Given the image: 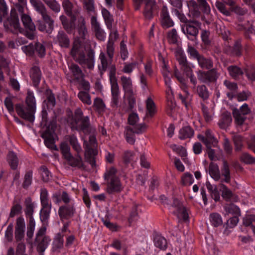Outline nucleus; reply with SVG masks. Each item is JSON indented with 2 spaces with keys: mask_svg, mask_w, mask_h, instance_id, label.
Returning a JSON list of instances; mask_svg holds the SVG:
<instances>
[{
  "mask_svg": "<svg viewBox=\"0 0 255 255\" xmlns=\"http://www.w3.org/2000/svg\"><path fill=\"white\" fill-rule=\"evenodd\" d=\"M102 14L107 28L109 29H112L113 22L114 21L113 15L105 8L102 9Z\"/></svg>",
  "mask_w": 255,
  "mask_h": 255,
  "instance_id": "40",
  "label": "nucleus"
},
{
  "mask_svg": "<svg viewBox=\"0 0 255 255\" xmlns=\"http://www.w3.org/2000/svg\"><path fill=\"white\" fill-rule=\"evenodd\" d=\"M232 121L231 113H223L218 122L219 126L222 129H226L230 125Z\"/></svg>",
  "mask_w": 255,
  "mask_h": 255,
  "instance_id": "28",
  "label": "nucleus"
},
{
  "mask_svg": "<svg viewBox=\"0 0 255 255\" xmlns=\"http://www.w3.org/2000/svg\"><path fill=\"white\" fill-rule=\"evenodd\" d=\"M161 22L164 28H168L173 25V22L169 16L167 6L162 7L161 13Z\"/></svg>",
  "mask_w": 255,
  "mask_h": 255,
  "instance_id": "20",
  "label": "nucleus"
},
{
  "mask_svg": "<svg viewBox=\"0 0 255 255\" xmlns=\"http://www.w3.org/2000/svg\"><path fill=\"white\" fill-rule=\"evenodd\" d=\"M146 129L145 124H139L134 128L127 126L125 129V137L127 141L130 144H134L135 141V134H141L144 132Z\"/></svg>",
  "mask_w": 255,
  "mask_h": 255,
  "instance_id": "8",
  "label": "nucleus"
},
{
  "mask_svg": "<svg viewBox=\"0 0 255 255\" xmlns=\"http://www.w3.org/2000/svg\"><path fill=\"white\" fill-rule=\"evenodd\" d=\"M176 56L182 70L185 72H190V67L188 64L185 54L182 52L179 51L177 52Z\"/></svg>",
  "mask_w": 255,
  "mask_h": 255,
  "instance_id": "27",
  "label": "nucleus"
},
{
  "mask_svg": "<svg viewBox=\"0 0 255 255\" xmlns=\"http://www.w3.org/2000/svg\"><path fill=\"white\" fill-rule=\"evenodd\" d=\"M156 2H145V7L143 14L146 19L152 18L153 13L157 10Z\"/></svg>",
  "mask_w": 255,
  "mask_h": 255,
  "instance_id": "21",
  "label": "nucleus"
},
{
  "mask_svg": "<svg viewBox=\"0 0 255 255\" xmlns=\"http://www.w3.org/2000/svg\"><path fill=\"white\" fill-rule=\"evenodd\" d=\"M60 150L62 156L65 159L68 164L73 167L82 168L84 166L81 156H74L71 152V148L69 145L65 141L62 142L60 145Z\"/></svg>",
  "mask_w": 255,
  "mask_h": 255,
  "instance_id": "5",
  "label": "nucleus"
},
{
  "mask_svg": "<svg viewBox=\"0 0 255 255\" xmlns=\"http://www.w3.org/2000/svg\"><path fill=\"white\" fill-rule=\"evenodd\" d=\"M68 140L73 149L76 152V156H81L80 153L82 151V147L78 141L77 136L73 134L69 135Z\"/></svg>",
  "mask_w": 255,
  "mask_h": 255,
  "instance_id": "25",
  "label": "nucleus"
},
{
  "mask_svg": "<svg viewBox=\"0 0 255 255\" xmlns=\"http://www.w3.org/2000/svg\"><path fill=\"white\" fill-rule=\"evenodd\" d=\"M209 174L210 176L215 181H218L220 179V172L219 167L216 164L211 163L209 167Z\"/></svg>",
  "mask_w": 255,
  "mask_h": 255,
  "instance_id": "42",
  "label": "nucleus"
},
{
  "mask_svg": "<svg viewBox=\"0 0 255 255\" xmlns=\"http://www.w3.org/2000/svg\"><path fill=\"white\" fill-rule=\"evenodd\" d=\"M117 169L112 166L106 169L104 174V179L106 185V191L109 194L120 193L123 186L120 178L117 175Z\"/></svg>",
  "mask_w": 255,
  "mask_h": 255,
  "instance_id": "3",
  "label": "nucleus"
},
{
  "mask_svg": "<svg viewBox=\"0 0 255 255\" xmlns=\"http://www.w3.org/2000/svg\"><path fill=\"white\" fill-rule=\"evenodd\" d=\"M174 214L177 216L178 219L180 220L186 222L189 221V215L187 213L186 208L183 206L179 209L175 210L173 212Z\"/></svg>",
  "mask_w": 255,
  "mask_h": 255,
  "instance_id": "36",
  "label": "nucleus"
},
{
  "mask_svg": "<svg viewBox=\"0 0 255 255\" xmlns=\"http://www.w3.org/2000/svg\"><path fill=\"white\" fill-rule=\"evenodd\" d=\"M47 6L54 12L58 13L61 10L59 3L56 0H42Z\"/></svg>",
  "mask_w": 255,
  "mask_h": 255,
  "instance_id": "47",
  "label": "nucleus"
},
{
  "mask_svg": "<svg viewBox=\"0 0 255 255\" xmlns=\"http://www.w3.org/2000/svg\"><path fill=\"white\" fill-rule=\"evenodd\" d=\"M187 5L189 8V12L194 17H198L200 14L198 6L195 1L191 0L187 1Z\"/></svg>",
  "mask_w": 255,
  "mask_h": 255,
  "instance_id": "46",
  "label": "nucleus"
},
{
  "mask_svg": "<svg viewBox=\"0 0 255 255\" xmlns=\"http://www.w3.org/2000/svg\"><path fill=\"white\" fill-rule=\"evenodd\" d=\"M67 122L71 126V128L85 134L91 132L90 119L88 116H84L83 113H68Z\"/></svg>",
  "mask_w": 255,
  "mask_h": 255,
  "instance_id": "2",
  "label": "nucleus"
},
{
  "mask_svg": "<svg viewBox=\"0 0 255 255\" xmlns=\"http://www.w3.org/2000/svg\"><path fill=\"white\" fill-rule=\"evenodd\" d=\"M50 241V239L48 236H44L42 239H41V238L39 239L38 242H36L37 243L38 252H44L48 247Z\"/></svg>",
  "mask_w": 255,
  "mask_h": 255,
  "instance_id": "48",
  "label": "nucleus"
},
{
  "mask_svg": "<svg viewBox=\"0 0 255 255\" xmlns=\"http://www.w3.org/2000/svg\"><path fill=\"white\" fill-rule=\"evenodd\" d=\"M220 191L222 192L223 198L226 201H231L234 198V194L225 185L221 183L219 185Z\"/></svg>",
  "mask_w": 255,
  "mask_h": 255,
  "instance_id": "32",
  "label": "nucleus"
},
{
  "mask_svg": "<svg viewBox=\"0 0 255 255\" xmlns=\"http://www.w3.org/2000/svg\"><path fill=\"white\" fill-rule=\"evenodd\" d=\"M223 2H224L227 5L229 6V9H231V11H234L235 12L241 14L243 15L245 11L241 8L240 7L235 5V2L233 0H223Z\"/></svg>",
  "mask_w": 255,
  "mask_h": 255,
  "instance_id": "49",
  "label": "nucleus"
},
{
  "mask_svg": "<svg viewBox=\"0 0 255 255\" xmlns=\"http://www.w3.org/2000/svg\"><path fill=\"white\" fill-rule=\"evenodd\" d=\"M21 20L25 28L31 31L35 30V26L29 15L23 14L21 16Z\"/></svg>",
  "mask_w": 255,
  "mask_h": 255,
  "instance_id": "51",
  "label": "nucleus"
},
{
  "mask_svg": "<svg viewBox=\"0 0 255 255\" xmlns=\"http://www.w3.org/2000/svg\"><path fill=\"white\" fill-rule=\"evenodd\" d=\"M221 172L222 176H224V181L227 183L230 182L231 173L229 168V165L227 161L224 160L223 163V167L221 168Z\"/></svg>",
  "mask_w": 255,
  "mask_h": 255,
  "instance_id": "43",
  "label": "nucleus"
},
{
  "mask_svg": "<svg viewBox=\"0 0 255 255\" xmlns=\"http://www.w3.org/2000/svg\"><path fill=\"white\" fill-rule=\"evenodd\" d=\"M121 82L125 95L128 98L129 106L132 108L135 103L132 80L129 77L123 75L121 77Z\"/></svg>",
  "mask_w": 255,
  "mask_h": 255,
  "instance_id": "7",
  "label": "nucleus"
},
{
  "mask_svg": "<svg viewBox=\"0 0 255 255\" xmlns=\"http://www.w3.org/2000/svg\"><path fill=\"white\" fill-rule=\"evenodd\" d=\"M33 172L31 170H28L26 172L23 182L22 183V187L25 189H27L32 183Z\"/></svg>",
  "mask_w": 255,
  "mask_h": 255,
  "instance_id": "55",
  "label": "nucleus"
},
{
  "mask_svg": "<svg viewBox=\"0 0 255 255\" xmlns=\"http://www.w3.org/2000/svg\"><path fill=\"white\" fill-rule=\"evenodd\" d=\"M224 85L230 91L227 93L228 97L232 99L237 95L238 85L237 83L226 80L224 81Z\"/></svg>",
  "mask_w": 255,
  "mask_h": 255,
  "instance_id": "24",
  "label": "nucleus"
},
{
  "mask_svg": "<svg viewBox=\"0 0 255 255\" xmlns=\"http://www.w3.org/2000/svg\"><path fill=\"white\" fill-rule=\"evenodd\" d=\"M194 133L193 129L189 126L183 127L179 131V138L184 139L191 138Z\"/></svg>",
  "mask_w": 255,
  "mask_h": 255,
  "instance_id": "39",
  "label": "nucleus"
},
{
  "mask_svg": "<svg viewBox=\"0 0 255 255\" xmlns=\"http://www.w3.org/2000/svg\"><path fill=\"white\" fill-rule=\"evenodd\" d=\"M194 24L198 25L199 23L197 21H191L181 25L182 32L191 40H194L198 33V29Z\"/></svg>",
  "mask_w": 255,
  "mask_h": 255,
  "instance_id": "10",
  "label": "nucleus"
},
{
  "mask_svg": "<svg viewBox=\"0 0 255 255\" xmlns=\"http://www.w3.org/2000/svg\"><path fill=\"white\" fill-rule=\"evenodd\" d=\"M79 22L80 23L78 28L79 36L81 38L86 39L88 34L87 29L85 25V21L83 17H81L79 19Z\"/></svg>",
  "mask_w": 255,
  "mask_h": 255,
  "instance_id": "45",
  "label": "nucleus"
},
{
  "mask_svg": "<svg viewBox=\"0 0 255 255\" xmlns=\"http://www.w3.org/2000/svg\"><path fill=\"white\" fill-rule=\"evenodd\" d=\"M75 212V209L72 205H65L60 206L58 210V215L61 220H67L72 217Z\"/></svg>",
  "mask_w": 255,
  "mask_h": 255,
  "instance_id": "14",
  "label": "nucleus"
},
{
  "mask_svg": "<svg viewBox=\"0 0 255 255\" xmlns=\"http://www.w3.org/2000/svg\"><path fill=\"white\" fill-rule=\"evenodd\" d=\"M240 160L242 162L247 164H252L255 162V157L247 152H243L241 154Z\"/></svg>",
  "mask_w": 255,
  "mask_h": 255,
  "instance_id": "60",
  "label": "nucleus"
},
{
  "mask_svg": "<svg viewBox=\"0 0 255 255\" xmlns=\"http://www.w3.org/2000/svg\"><path fill=\"white\" fill-rule=\"evenodd\" d=\"M255 223V215L246 214L243 218V225L246 227H252Z\"/></svg>",
  "mask_w": 255,
  "mask_h": 255,
  "instance_id": "54",
  "label": "nucleus"
},
{
  "mask_svg": "<svg viewBox=\"0 0 255 255\" xmlns=\"http://www.w3.org/2000/svg\"><path fill=\"white\" fill-rule=\"evenodd\" d=\"M35 227V220H29L27 224L26 235L28 239H31L33 236Z\"/></svg>",
  "mask_w": 255,
  "mask_h": 255,
  "instance_id": "61",
  "label": "nucleus"
},
{
  "mask_svg": "<svg viewBox=\"0 0 255 255\" xmlns=\"http://www.w3.org/2000/svg\"><path fill=\"white\" fill-rule=\"evenodd\" d=\"M7 7L5 1L4 0H0V22H1L7 15Z\"/></svg>",
  "mask_w": 255,
  "mask_h": 255,
  "instance_id": "63",
  "label": "nucleus"
},
{
  "mask_svg": "<svg viewBox=\"0 0 255 255\" xmlns=\"http://www.w3.org/2000/svg\"><path fill=\"white\" fill-rule=\"evenodd\" d=\"M198 138L206 145L207 148H211L212 146H215L217 143L215 138H207L201 134L198 135Z\"/></svg>",
  "mask_w": 255,
  "mask_h": 255,
  "instance_id": "52",
  "label": "nucleus"
},
{
  "mask_svg": "<svg viewBox=\"0 0 255 255\" xmlns=\"http://www.w3.org/2000/svg\"><path fill=\"white\" fill-rule=\"evenodd\" d=\"M249 113H232L235 122L238 125H242L246 123V116Z\"/></svg>",
  "mask_w": 255,
  "mask_h": 255,
  "instance_id": "56",
  "label": "nucleus"
},
{
  "mask_svg": "<svg viewBox=\"0 0 255 255\" xmlns=\"http://www.w3.org/2000/svg\"><path fill=\"white\" fill-rule=\"evenodd\" d=\"M52 207H48L46 208L42 207L40 211L39 217L40 221L43 225H48V220L50 218Z\"/></svg>",
  "mask_w": 255,
  "mask_h": 255,
  "instance_id": "34",
  "label": "nucleus"
},
{
  "mask_svg": "<svg viewBox=\"0 0 255 255\" xmlns=\"http://www.w3.org/2000/svg\"><path fill=\"white\" fill-rule=\"evenodd\" d=\"M30 76L34 86L37 87L39 84L41 77V71L39 67L36 66H33L30 70Z\"/></svg>",
  "mask_w": 255,
  "mask_h": 255,
  "instance_id": "29",
  "label": "nucleus"
},
{
  "mask_svg": "<svg viewBox=\"0 0 255 255\" xmlns=\"http://www.w3.org/2000/svg\"><path fill=\"white\" fill-rule=\"evenodd\" d=\"M18 116L22 120L32 123L35 119V113H16Z\"/></svg>",
  "mask_w": 255,
  "mask_h": 255,
  "instance_id": "62",
  "label": "nucleus"
},
{
  "mask_svg": "<svg viewBox=\"0 0 255 255\" xmlns=\"http://www.w3.org/2000/svg\"><path fill=\"white\" fill-rule=\"evenodd\" d=\"M30 2L35 10L41 15L44 21L51 28L54 21L47 14V9L43 3L40 0H30Z\"/></svg>",
  "mask_w": 255,
  "mask_h": 255,
  "instance_id": "9",
  "label": "nucleus"
},
{
  "mask_svg": "<svg viewBox=\"0 0 255 255\" xmlns=\"http://www.w3.org/2000/svg\"><path fill=\"white\" fill-rule=\"evenodd\" d=\"M111 84L112 101L111 106L113 108L117 107L119 105V98L120 96L119 86L117 80L110 81Z\"/></svg>",
  "mask_w": 255,
  "mask_h": 255,
  "instance_id": "15",
  "label": "nucleus"
},
{
  "mask_svg": "<svg viewBox=\"0 0 255 255\" xmlns=\"http://www.w3.org/2000/svg\"><path fill=\"white\" fill-rule=\"evenodd\" d=\"M99 60L100 63L98 65V69L101 75H102L107 70L108 66L111 65L113 59H110L104 52L101 51L99 56Z\"/></svg>",
  "mask_w": 255,
  "mask_h": 255,
  "instance_id": "16",
  "label": "nucleus"
},
{
  "mask_svg": "<svg viewBox=\"0 0 255 255\" xmlns=\"http://www.w3.org/2000/svg\"><path fill=\"white\" fill-rule=\"evenodd\" d=\"M69 67L76 79H79L82 76V72L80 68L76 64L72 63Z\"/></svg>",
  "mask_w": 255,
  "mask_h": 255,
  "instance_id": "59",
  "label": "nucleus"
},
{
  "mask_svg": "<svg viewBox=\"0 0 255 255\" xmlns=\"http://www.w3.org/2000/svg\"><path fill=\"white\" fill-rule=\"evenodd\" d=\"M71 55L83 68L93 69L95 66L94 52L90 50L86 54L84 48L78 41H74L71 50Z\"/></svg>",
  "mask_w": 255,
  "mask_h": 255,
  "instance_id": "1",
  "label": "nucleus"
},
{
  "mask_svg": "<svg viewBox=\"0 0 255 255\" xmlns=\"http://www.w3.org/2000/svg\"><path fill=\"white\" fill-rule=\"evenodd\" d=\"M64 245L63 236L60 234H58L54 238L53 242V249L55 252H59L60 250L63 248Z\"/></svg>",
  "mask_w": 255,
  "mask_h": 255,
  "instance_id": "41",
  "label": "nucleus"
},
{
  "mask_svg": "<svg viewBox=\"0 0 255 255\" xmlns=\"http://www.w3.org/2000/svg\"><path fill=\"white\" fill-rule=\"evenodd\" d=\"M174 75L180 83L181 89L185 93L187 96L189 95L188 85L186 80L182 76L179 70L175 68L174 71Z\"/></svg>",
  "mask_w": 255,
  "mask_h": 255,
  "instance_id": "30",
  "label": "nucleus"
},
{
  "mask_svg": "<svg viewBox=\"0 0 255 255\" xmlns=\"http://www.w3.org/2000/svg\"><path fill=\"white\" fill-rule=\"evenodd\" d=\"M7 161L12 170L17 169L18 164V159L13 151H9L7 155Z\"/></svg>",
  "mask_w": 255,
  "mask_h": 255,
  "instance_id": "35",
  "label": "nucleus"
},
{
  "mask_svg": "<svg viewBox=\"0 0 255 255\" xmlns=\"http://www.w3.org/2000/svg\"><path fill=\"white\" fill-rule=\"evenodd\" d=\"M25 213L26 218L28 220H34L33 216L34 212V206L30 198L26 199L25 200Z\"/></svg>",
  "mask_w": 255,
  "mask_h": 255,
  "instance_id": "37",
  "label": "nucleus"
},
{
  "mask_svg": "<svg viewBox=\"0 0 255 255\" xmlns=\"http://www.w3.org/2000/svg\"><path fill=\"white\" fill-rule=\"evenodd\" d=\"M199 65L201 68L205 69H210L213 67L212 61L208 58H206L201 55L197 59Z\"/></svg>",
  "mask_w": 255,
  "mask_h": 255,
  "instance_id": "44",
  "label": "nucleus"
},
{
  "mask_svg": "<svg viewBox=\"0 0 255 255\" xmlns=\"http://www.w3.org/2000/svg\"><path fill=\"white\" fill-rule=\"evenodd\" d=\"M216 6L218 9L223 14L229 15L231 13V9L226 6V4L223 1H217Z\"/></svg>",
  "mask_w": 255,
  "mask_h": 255,
  "instance_id": "58",
  "label": "nucleus"
},
{
  "mask_svg": "<svg viewBox=\"0 0 255 255\" xmlns=\"http://www.w3.org/2000/svg\"><path fill=\"white\" fill-rule=\"evenodd\" d=\"M83 146L85 149V158L87 161L93 167L96 164L95 156L98 153L97 150L96 149L94 148L95 147L90 145L89 143L86 140L84 141Z\"/></svg>",
  "mask_w": 255,
  "mask_h": 255,
  "instance_id": "12",
  "label": "nucleus"
},
{
  "mask_svg": "<svg viewBox=\"0 0 255 255\" xmlns=\"http://www.w3.org/2000/svg\"><path fill=\"white\" fill-rule=\"evenodd\" d=\"M56 43L62 47L67 48L70 44V40L66 33L62 31H59L56 38L55 39Z\"/></svg>",
  "mask_w": 255,
  "mask_h": 255,
  "instance_id": "26",
  "label": "nucleus"
},
{
  "mask_svg": "<svg viewBox=\"0 0 255 255\" xmlns=\"http://www.w3.org/2000/svg\"><path fill=\"white\" fill-rule=\"evenodd\" d=\"M54 132L49 129H47L41 134V137L44 139L45 146L48 148H52L54 146V149L57 150V148L54 144V139L53 136Z\"/></svg>",
  "mask_w": 255,
  "mask_h": 255,
  "instance_id": "19",
  "label": "nucleus"
},
{
  "mask_svg": "<svg viewBox=\"0 0 255 255\" xmlns=\"http://www.w3.org/2000/svg\"><path fill=\"white\" fill-rule=\"evenodd\" d=\"M210 222L214 227H218L223 225L222 218L218 213H212L210 215Z\"/></svg>",
  "mask_w": 255,
  "mask_h": 255,
  "instance_id": "38",
  "label": "nucleus"
},
{
  "mask_svg": "<svg viewBox=\"0 0 255 255\" xmlns=\"http://www.w3.org/2000/svg\"><path fill=\"white\" fill-rule=\"evenodd\" d=\"M223 208L227 214H232L233 216L241 215L240 208L233 203H227Z\"/></svg>",
  "mask_w": 255,
  "mask_h": 255,
  "instance_id": "33",
  "label": "nucleus"
},
{
  "mask_svg": "<svg viewBox=\"0 0 255 255\" xmlns=\"http://www.w3.org/2000/svg\"><path fill=\"white\" fill-rule=\"evenodd\" d=\"M197 93L199 96L204 100L208 99L210 95V93L205 85L197 86Z\"/></svg>",
  "mask_w": 255,
  "mask_h": 255,
  "instance_id": "57",
  "label": "nucleus"
},
{
  "mask_svg": "<svg viewBox=\"0 0 255 255\" xmlns=\"http://www.w3.org/2000/svg\"><path fill=\"white\" fill-rule=\"evenodd\" d=\"M244 73L248 80L253 82L255 81V67L253 65H246L244 68Z\"/></svg>",
  "mask_w": 255,
  "mask_h": 255,
  "instance_id": "50",
  "label": "nucleus"
},
{
  "mask_svg": "<svg viewBox=\"0 0 255 255\" xmlns=\"http://www.w3.org/2000/svg\"><path fill=\"white\" fill-rule=\"evenodd\" d=\"M25 101L26 109L28 112H35L36 110V103L34 93L32 91H27Z\"/></svg>",
  "mask_w": 255,
  "mask_h": 255,
  "instance_id": "22",
  "label": "nucleus"
},
{
  "mask_svg": "<svg viewBox=\"0 0 255 255\" xmlns=\"http://www.w3.org/2000/svg\"><path fill=\"white\" fill-rule=\"evenodd\" d=\"M217 78V72L215 69L207 72H201L198 76L199 79L204 83L214 81L216 80Z\"/></svg>",
  "mask_w": 255,
  "mask_h": 255,
  "instance_id": "18",
  "label": "nucleus"
},
{
  "mask_svg": "<svg viewBox=\"0 0 255 255\" xmlns=\"http://www.w3.org/2000/svg\"><path fill=\"white\" fill-rule=\"evenodd\" d=\"M197 1L203 13L206 15H209L210 13L211 9L206 0H197Z\"/></svg>",
  "mask_w": 255,
  "mask_h": 255,
  "instance_id": "64",
  "label": "nucleus"
},
{
  "mask_svg": "<svg viewBox=\"0 0 255 255\" xmlns=\"http://www.w3.org/2000/svg\"><path fill=\"white\" fill-rule=\"evenodd\" d=\"M233 140L235 147L236 151L239 152L242 151L244 146L242 136L239 134H236L233 136Z\"/></svg>",
  "mask_w": 255,
  "mask_h": 255,
  "instance_id": "53",
  "label": "nucleus"
},
{
  "mask_svg": "<svg viewBox=\"0 0 255 255\" xmlns=\"http://www.w3.org/2000/svg\"><path fill=\"white\" fill-rule=\"evenodd\" d=\"M83 3L87 12L90 14H93L91 18V23L96 38L100 41H104L106 34L104 30L101 28L100 23L98 22L94 6L93 0H81Z\"/></svg>",
  "mask_w": 255,
  "mask_h": 255,
  "instance_id": "4",
  "label": "nucleus"
},
{
  "mask_svg": "<svg viewBox=\"0 0 255 255\" xmlns=\"http://www.w3.org/2000/svg\"><path fill=\"white\" fill-rule=\"evenodd\" d=\"M3 26L7 31L14 34L21 32L22 29L20 27L18 15L15 9H11L10 16L4 20Z\"/></svg>",
  "mask_w": 255,
  "mask_h": 255,
  "instance_id": "6",
  "label": "nucleus"
},
{
  "mask_svg": "<svg viewBox=\"0 0 255 255\" xmlns=\"http://www.w3.org/2000/svg\"><path fill=\"white\" fill-rule=\"evenodd\" d=\"M55 105V99L51 91H47L46 98L42 103V110L41 112H48L53 110Z\"/></svg>",
  "mask_w": 255,
  "mask_h": 255,
  "instance_id": "17",
  "label": "nucleus"
},
{
  "mask_svg": "<svg viewBox=\"0 0 255 255\" xmlns=\"http://www.w3.org/2000/svg\"><path fill=\"white\" fill-rule=\"evenodd\" d=\"M40 201L42 207L46 208L48 207H52L51 202L49 196V193L46 188H43L40 189Z\"/></svg>",
  "mask_w": 255,
  "mask_h": 255,
  "instance_id": "23",
  "label": "nucleus"
},
{
  "mask_svg": "<svg viewBox=\"0 0 255 255\" xmlns=\"http://www.w3.org/2000/svg\"><path fill=\"white\" fill-rule=\"evenodd\" d=\"M25 232V223L24 219L17 218L15 227L14 236L17 242H21L24 238Z\"/></svg>",
  "mask_w": 255,
  "mask_h": 255,
  "instance_id": "11",
  "label": "nucleus"
},
{
  "mask_svg": "<svg viewBox=\"0 0 255 255\" xmlns=\"http://www.w3.org/2000/svg\"><path fill=\"white\" fill-rule=\"evenodd\" d=\"M229 75L234 79H239L243 76L244 71L239 67L236 65H231L228 67Z\"/></svg>",
  "mask_w": 255,
  "mask_h": 255,
  "instance_id": "31",
  "label": "nucleus"
},
{
  "mask_svg": "<svg viewBox=\"0 0 255 255\" xmlns=\"http://www.w3.org/2000/svg\"><path fill=\"white\" fill-rule=\"evenodd\" d=\"M152 236L154 246L161 251H166L168 248L166 239L160 233L156 231L153 232Z\"/></svg>",
  "mask_w": 255,
  "mask_h": 255,
  "instance_id": "13",
  "label": "nucleus"
}]
</instances>
